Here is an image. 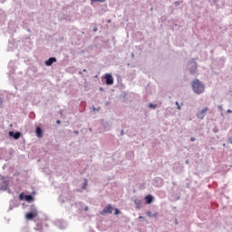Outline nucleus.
Masks as SVG:
<instances>
[{"mask_svg":"<svg viewBox=\"0 0 232 232\" xmlns=\"http://www.w3.org/2000/svg\"><path fill=\"white\" fill-rule=\"evenodd\" d=\"M104 79L105 84H107V86H111L113 84V76L111 73H105Z\"/></svg>","mask_w":232,"mask_h":232,"instance_id":"20e7f679","label":"nucleus"},{"mask_svg":"<svg viewBox=\"0 0 232 232\" xmlns=\"http://www.w3.org/2000/svg\"><path fill=\"white\" fill-rule=\"evenodd\" d=\"M25 197H26V195H24L23 193L19 194V199L20 200H25Z\"/></svg>","mask_w":232,"mask_h":232,"instance_id":"aec40b11","label":"nucleus"},{"mask_svg":"<svg viewBox=\"0 0 232 232\" xmlns=\"http://www.w3.org/2000/svg\"><path fill=\"white\" fill-rule=\"evenodd\" d=\"M14 208H17V202L15 200L10 201L8 211H12Z\"/></svg>","mask_w":232,"mask_h":232,"instance_id":"2eb2a0df","label":"nucleus"},{"mask_svg":"<svg viewBox=\"0 0 232 232\" xmlns=\"http://www.w3.org/2000/svg\"><path fill=\"white\" fill-rule=\"evenodd\" d=\"M121 137L124 135V130H121Z\"/></svg>","mask_w":232,"mask_h":232,"instance_id":"58836bf2","label":"nucleus"},{"mask_svg":"<svg viewBox=\"0 0 232 232\" xmlns=\"http://www.w3.org/2000/svg\"><path fill=\"white\" fill-rule=\"evenodd\" d=\"M139 219H140V220H144V217L140 216V217H139Z\"/></svg>","mask_w":232,"mask_h":232,"instance_id":"473e14b6","label":"nucleus"},{"mask_svg":"<svg viewBox=\"0 0 232 232\" xmlns=\"http://www.w3.org/2000/svg\"><path fill=\"white\" fill-rule=\"evenodd\" d=\"M208 107H205L203 110L199 111L197 113L198 119H200L201 121L206 117V113H208Z\"/></svg>","mask_w":232,"mask_h":232,"instance_id":"0eeeda50","label":"nucleus"},{"mask_svg":"<svg viewBox=\"0 0 232 232\" xmlns=\"http://www.w3.org/2000/svg\"><path fill=\"white\" fill-rule=\"evenodd\" d=\"M31 213H37V208L33 204L30 206V211Z\"/></svg>","mask_w":232,"mask_h":232,"instance_id":"dca6fc26","label":"nucleus"},{"mask_svg":"<svg viewBox=\"0 0 232 232\" xmlns=\"http://www.w3.org/2000/svg\"><path fill=\"white\" fill-rule=\"evenodd\" d=\"M56 124H61V120H57Z\"/></svg>","mask_w":232,"mask_h":232,"instance_id":"e433bc0d","label":"nucleus"},{"mask_svg":"<svg viewBox=\"0 0 232 232\" xmlns=\"http://www.w3.org/2000/svg\"><path fill=\"white\" fill-rule=\"evenodd\" d=\"M62 202L64 203V199H63Z\"/></svg>","mask_w":232,"mask_h":232,"instance_id":"09e8293b","label":"nucleus"},{"mask_svg":"<svg viewBox=\"0 0 232 232\" xmlns=\"http://www.w3.org/2000/svg\"><path fill=\"white\" fill-rule=\"evenodd\" d=\"M93 111H99V109H96L95 107L92 108Z\"/></svg>","mask_w":232,"mask_h":232,"instance_id":"f704fd0d","label":"nucleus"},{"mask_svg":"<svg viewBox=\"0 0 232 232\" xmlns=\"http://www.w3.org/2000/svg\"><path fill=\"white\" fill-rule=\"evenodd\" d=\"M3 108V98L0 97V109Z\"/></svg>","mask_w":232,"mask_h":232,"instance_id":"bb28decb","label":"nucleus"},{"mask_svg":"<svg viewBox=\"0 0 232 232\" xmlns=\"http://www.w3.org/2000/svg\"><path fill=\"white\" fill-rule=\"evenodd\" d=\"M157 182H160V184H157ZM154 184H155V186H160V184H162V179L160 178H156L154 179Z\"/></svg>","mask_w":232,"mask_h":232,"instance_id":"a211bd4d","label":"nucleus"},{"mask_svg":"<svg viewBox=\"0 0 232 232\" xmlns=\"http://www.w3.org/2000/svg\"><path fill=\"white\" fill-rule=\"evenodd\" d=\"M177 110H181L180 105L179 104V102H176Z\"/></svg>","mask_w":232,"mask_h":232,"instance_id":"cd10ccee","label":"nucleus"},{"mask_svg":"<svg viewBox=\"0 0 232 232\" xmlns=\"http://www.w3.org/2000/svg\"><path fill=\"white\" fill-rule=\"evenodd\" d=\"M149 108H150L151 110H155V108H157V104L150 103Z\"/></svg>","mask_w":232,"mask_h":232,"instance_id":"412c9836","label":"nucleus"},{"mask_svg":"<svg viewBox=\"0 0 232 232\" xmlns=\"http://www.w3.org/2000/svg\"><path fill=\"white\" fill-rule=\"evenodd\" d=\"M6 153V150L0 149V160H3L4 155Z\"/></svg>","mask_w":232,"mask_h":232,"instance_id":"f3484780","label":"nucleus"},{"mask_svg":"<svg viewBox=\"0 0 232 232\" xmlns=\"http://www.w3.org/2000/svg\"><path fill=\"white\" fill-rule=\"evenodd\" d=\"M34 200H35V198H34V197L32 196V194L25 195V201H26V202H29V204L32 203V202H34Z\"/></svg>","mask_w":232,"mask_h":232,"instance_id":"4468645a","label":"nucleus"},{"mask_svg":"<svg viewBox=\"0 0 232 232\" xmlns=\"http://www.w3.org/2000/svg\"><path fill=\"white\" fill-rule=\"evenodd\" d=\"M73 133H75V135H79V130H74Z\"/></svg>","mask_w":232,"mask_h":232,"instance_id":"72a5a7b5","label":"nucleus"},{"mask_svg":"<svg viewBox=\"0 0 232 232\" xmlns=\"http://www.w3.org/2000/svg\"><path fill=\"white\" fill-rule=\"evenodd\" d=\"M34 229H37V231H41V227H37V228H34Z\"/></svg>","mask_w":232,"mask_h":232,"instance_id":"a19ab883","label":"nucleus"},{"mask_svg":"<svg viewBox=\"0 0 232 232\" xmlns=\"http://www.w3.org/2000/svg\"><path fill=\"white\" fill-rule=\"evenodd\" d=\"M98 28L97 27H94L93 28V32H97Z\"/></svg>","mask_w":232,"mask_h":232,"instance_id":"ea45409f","label":"nucleus"},{"mask_svg":"<svg viewBox=\"0 0 232 232\" xmlns=\"http://www.w3.org/2000/svg\"><path fill=\"white\" fill-rule=\"evenodd\" d=\"M53 63H57V58L50 57L48 60L44 62L45 66H52Z\"/></svg>","mask_w":232,"mask_h":232,"instance_id":"6e6552de","label":"nucleus"},{"mask_svg":"<svg viewBox=\"0 0 232 232\" xmlns=\"http://www.w3.org/2000/svg\"><path fill=\"white\" fill-rule=\"evenodd\" d=\"M92 3H106V0H91Z\"/></svg>","mask_w":232,"mask_h":232,"instance_id":"4be33fe9","label":"nucleus"},{"mask_svg":"<svg viewBox=\"0 0 232 232\" xmlns=\"http://www.w3.org/2000/svg\"><path fill=\"white\" fill-rule=\"evenodd\" d=\"M0 3H5V0H0Z\"/></svg>","mask_w":232,"mask_h":232,"instance_id":"c03bdc74","label":"nucleus"},{"mask_svg":"<svg viewBox=\"0 0 232 232\" xmlns=\"http://www.w3.org/2000/svg\"><path fill=\"white\" fill-rule=\"evenodd\" d=\"M0 17H5V11L3 9H0Z\"/></svg>","mask_w":232,"mask_h":232,"instance_id":"b1692460","label":"nucleus"},{"mask_svg":"<svg viewBox=\"0 0 232 232\" xmlns=\"http://www.w3.org/2000/svg\"><path fill=\"white\" fill-rule=\"evenodd\" d=\"M82 72H86V69H83Z\"/></svg>","mask_w":232,"mask_h":232,"instance_id":"de8ad7c7","label":"nucleus"},{"mask_svg":"<svg viewBox=\"0 0 232 232\" xmlns=\"http://www.w3.org/2000/svg\"><path fill=\"white\" fill-rule=\"evenodd\" d=\"M9 137H12V139H14V140H19V139H21V131H14L11 130L8 132Z\"/></svg>","mask_w":232,"mask_h":232,"instance_id":"39448f33","label":"nucleus"},{"mask_svg":"<svg viewBox=\"0 0 232 232\" xmlns=\"http://www.w3.org/2000/svg\"><path fill=\"white\" fill-rule=\"evenodd\" d=\"M146 215H147V217H149L150 218H157V217H159V212H155L154 214H152L151 211L147 210V211H146Z\"/></svg>","mask_w":232,"mask_h":232,"instance_id":"f8f14e48","label":"nucleus"},{"mask_svg":"<svg viewBox=\"0 0 232 232\" xmlns=\"http://www.w3.org/2000/svg\"><path fill=\"white\" fill-rule=\"evenodd\" d=\"M87 187H88V179H84V182L82 186V189H86Z\"/></svg>","mask_w":232,"mask_h":232,"instance_id":"6ab92c4d","label":"nucleus"},{"mask_svg":"<svg viewBox=\"0 0 232 232\" xmlns=\"http://www.w3.org/2000/svg\"><path fill=\"white\" fill-rule=\"evenodd\" d=\"M89 131H93V130L92 128H89Z\"/></svg>","mask_w":232,"mask_h":232,"instance_id":"37998d69","label":"nucleus"},{"mask_svg":"<svg viewBox=\"0 0 232 232\" xmlns=\"http://www.w3.org/2000/svg\"><path fill=\"white\" fill-rule=\"evenodd\" d=\"M88 209H89L88 206H85L83 208V211H88Z\"/></svg>","mask_w":232,"mask_h":232,"instance_id":"7c9ffc66","label":"nucleus"},{"mask_svg":"<svg viewBox=\"0 0 232 232\" xmlns=\"http://www.w3.org/2000/svg\"><path fill=\"white\" fill-rule=\"evenodd\" d=\"M41 232V231H40Z\"/></svg>","mask_w":232,"mask_h":232,"instance_id":"8fccbe9b","label":"nucleus"},{"mask_svg":"<svg viewBox=\"0 0 232 232\" xmlns=\"http://www.w3.org/2000/svg\"><path fill=\"white\" fill-rule=\"evenodd\" d=\"M8 178H5L4 176H0V191H7L9 195H12V190L8 188Z\"/></svg>","mask_w":232,"mask_h":232,"instance_id":"f03ea898","label":"nucleus"},{"mask_svg":"<svg viewBox=\"0 0 232 232\" xmlns=\"http://www.w3.org/2000/svg\"><path fill=\"white\" fill-rule=\"evenodd\" d=\"M38 213L35 212H28L25 214L26 220H34L35 217H37Z\"/></svg>","mask_w":232,"mask_h":232,"instance_id":"1a4fd4ad","label":"nucleus"},{"mask_svg":"<svg viewBox=\"0 0 232 232\" xmlns=\"http://www.w3.org/2000/svg\"><path fill=\"white\" fill-rule=\"evenodd\" d=\"M191 86L192 92H194L196 95H202L206 90V85H204L198 79H194L192 81Z\"/></svg>","mask_w":232,"mask_h":232,"instance_id":"f257e3e1","label":"nucleus"},{"mask_svg":"<svg viewBox=\"0 0 232 232\" xmlns=\"http://www.w3.org/2000/svg\"><path fill=\"white\" fill-rule=\"evenodd\" d=\"M43 129L41 127H36L35 129V134H36V137H38V139H43Z\"/></svg>","mask_w":232,"mask_h":232,"instance_id":"9d476101","label":"nucleus"},{"mask_svg":"<svg viewBox=\"0 0 232 232\" xmlns=\"http://www.w3.org/2000/svg\"><path fill=\"white\" fill-rule=\"evenodd\" d=\"M154 198H155L153 197V195H151V194L147 195V196L145 197V202H146V204H152Z\"/></svg>","mask_w":232,"mask_h":232,"instance_id":"9b49d317","label":"nucleus"},{"mask_svg":"<svg viewBox=\"0 0 232 232\" xmlns=\"http://www.w3.org/2000/svg\"><path fill=\"white\" fill-rule=\"evenodd\" d=\"M134 204L137 208V209H140V208H142V200L136 198L134 199Z\"/></svg>","mask_w":232,"mask_h":232,"instance_id":"ddd939ff","label":"nucleus"},{"mask_svg":"<svg viewBox=\"0 0 232 232\" xmlns=\"http://www.w3.org/2000/svg\"><path fill=\"white\" fill-rule=\"evenodd\" d=\"M99 91H100V92H104V88L100 87V88H99Z\"/></svg>","mask_w":232,"mask_h":232,"instance_id":"2f4dec72","label":"nucleus"},{"mask_svg":"<svg viewBox=\"0 0 232 232\" xmlns=\"http://www.w3.org/2000/svg\"><path fill=\"white\" fill-rule=\"evenodd\" d=\"M79 75H82V71H80V72H79Z\"/></svg>","mask_w":232,"mask_h":232,"instance_id":"79ce46f5","label":"nucleus"},{"mask_svg":"<svg viewBox=\"0 0 232 232\" xmlns=\"http://www.w3.org/2000/svg\"><path fill=\"white\" fill-rule=\"evenodd\" d=\"M111 214L113 213V207L111 204L107 205L101 212V215H106V214Z\"/></svg>","mask_w":232,"mask_h":232,"instance_id":"423d86ee","label":"nucleus"},{"mask_svg":"<svg viewBox=\"0 0 232 232\" xmlns=\"http://www.w3.org/2000/svg\"><path fill=\"white\" fill-rule=\"evenodd\" d=\"M186 164H189V161L187 160V161H186Z\"/></svg>","mask_w":232,"mask_h":232,"instance_id":"49530a36","label":"nucleus"},{"mask_svg":"<svg viewBox=\"0 0 232 232\" xmlns=\"http://www.w3.org/2000/svg\"><path fill=\"white\" fill-rule=\"evenodd\" d=\"M76 206H82V202L76 203Z\"/></svg>","mask_w":232,"mask_h":232,"instance_id":"4c0bfd02","label":"nucleus"},{"mask_svg":"<svg viewBox=\"0 0 232 232\" xmlns=\"http://www.w3.org/2000/svg\"><path fill=\"white\" fill-rule=\"evenodd\" d=\"M195 140H197V139H195V138H190V141H191V142H195Z\"/></svg>","mask_w":232,"mask_h":232,"instance_id":"c756f323","label":"nucleus"},{"mask_svg":"<svg viewBox=\"0 0 232 232\" xmlns=\"http://www.w3.org/2000/svg\"><path fill=\"white\" fill-rule=\"evenodd\" d=\"M218 110H220L222 111V110H224V108H222V105H218Z\"/></svg>","mask_w":232,"mask_h":232,"instance_id":"c85d7f7f","label":"nucleus"},{"mask_svg":"<svg viewBox=\"0 0 232 232\" xmlns=\"http://www.w3.org/2000/svg\"><path fill=\"white\" fill-rule=\"evenodd\" d=\"M213 132H214V133H218V128L215 127V128L213 129Z\"/></svg>","mask_w":232,"mask_h":232,"instance_id":"a878e982","label":"nucleus"},{"mask_svg":"<svg viewBox=\"0 0 232 232\" xmlns=\"http://www.w3.org/2000/svg\"><path fill=\"white\" fill-rule=\"evenodd\" d=\"M114 215H121V209L115 208L114 209Z\"/></svg>","mask_w":232,"mask_h":232,"instance_id":"5701e85b","label":"nucleus"},{"mask_svg":"<svg viewBox=\"0 0 232 232\" xmlns=\"http://www.w3.org/2000/svg\"><path fill=\"white\" fill-rule=\"evenodd\" d=\"M227 113H232V111H231L230 109H228V110L227 111Z\"/></svg>","mask_w":232,"mask_h":232,"instance_id":"c9c22d12","label":"nucleus"},{"mask_svg":"<svg viewBox=\"0 0 232 232\" xmlns=\"http://www.w3.org/2000/svg\"><path fill=\"white\" fill-rule=\"evenodd\" d=\"M197 61L195 58L191 59L188 63V70L190 73V75H196L197 74Z\"/></svg>","mask_w":232,"mask_h":232,"instance_id":"7ed1b4c3","label":"nucleus"},{"mask_svg":"<svg viewBox=\"0 0 232 232\" xmlns=\"http://www.w3.org/2000/svg\"><path fill=\"white\" fill-rule=\"evenodd\" d=\"M174 5H175V6H180V2L176 1V2H174Z\"/></svg>","mask_w":232,"mask_h":232,"instance_id":"393cba45","label":"nucleus"},{"mask_svg":"<svg viewBox=\"0 0 232 232\" xmlns=\"http://www.w3.org/2000/svg\"><path fill=\"white\" fill-rule=\"evenodd\" d=\"M177 200H180V197H178V198H177Z\"/></svg>","mask_w":232,"mask_h":232,"instance_id":"a18cd8bd","label":"nucleus"}]
</instances>
